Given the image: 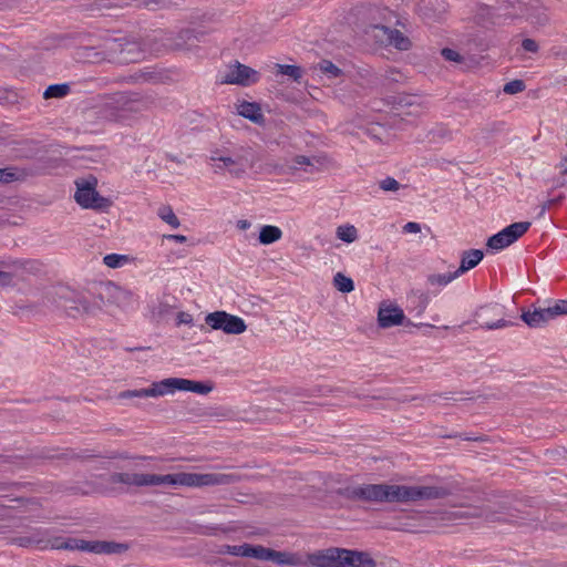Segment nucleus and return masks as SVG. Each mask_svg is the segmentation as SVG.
Wrapping results in <instances>:
<instances>
[{
	"label": "nucleus",
	"instance_id": "nucleus-1",
	"mask_svg": "<svg viewBox=\"0 0 567 567\" xmlns=\"http://www.w3.org/2000/svg\"><path fill=\"white\" fill-rule=\"evenodd\" d=\"M231 482V476L221 473H175L166 475L144 474V473H113L110 476V483L124 484L127 486H187L204 487L214 485H225Z\"/></svg>",
	"mask_w": 567,
	"mask_h": 567
},
{
	"label": "nucleus",
	"instance_id": "nucleus-2",
	"mask_svg": "<svg viewBox=\"0 0 567 567\" xmlns=\"http://www.w3.org/2000/svg\"><path fill=\"white\" fill-rule=\"evenodd\" d=\"M352 497L377 503H410L423 499H437L447 495V491L437 486L367 484L351 488Z\"/></svg>",
	"mask_w": 567,
	"mask_h": 567
},
{
	"label": "nucleus",
	"instance_id": "nucleus-3",
	"mask_svg": "<svg viewBox=\"0 0 567 567\" xmlns=\"http://www.w3.org/2000/svg\"><path fill=\"white\" fill-rule=\"evenodd\" d=\"M213 390V386L207 383L183 379V378H167L158 382H153L150 386L151 398H158L168 394H174L176 391L194 392L198 394H207Z\"/></svg>",
	"mask_w": 567,
	"mask_h": 567
},
{
	"label": "nucleus",
	"instance_id": "nucleus-4",
	"mask_svg": "<svg viewBox=\"0 0 567 567\" xmlns=\"http://www.w3.org/2000/svg\"><path fill=\"white\" fill-rule=\"evenodd\" d=\"M142 110V102L133 95L125 93L114 94L103 107L104 118L113 122H122L131 114Z\"/></svg>",
	"mask_w": 567,
	"mask_h": 567
},
{
	"label": "nucleus",
	"instance_id": "nucleus-5",
	"mask_svg": "<svg viewBox=\"0 0 567 567\" xmlns=\"http://www.w3.org/2000/svg\"><path fill=\"white\" fill-rule=\"evenodd\" d=\"M97 179L94 176L75 181V202L85 209H106L111 203L96 192Z\"/></svg>",
	"mask_w": 567,
	"mask_h": 567
},
{
	"label": "nucleus",
	"instance_id": "nucleus-6",
	"mask_svg": "<svg viewBox=\"0 0 567 567\" xmlns=\"http://www.w3.org/2000/svg\"><path fill=\"white\" fill-rule=\"evenodd\" d=\"M205 323L212 330H219L226 334H241L247 330L245 320L224 310L209 312L205 317Z\"/></svg>",
	"mask_w": 567,
	"mask_h": 567
},
{
	"label": "nucleus",
	"instance_id": "nucleus-7",
	"mask_svg": "<svg viewBox=\"0 0 567 567\" xmlns=\"http://www.w3.org/2000/svg\"><path fill=\"white\" fill-rule=\"evenodd\" d=\"M210 161L215 163V171L227 169L234 176H241L245 174L247 166H252V161L249 158L248 153L231 156L230 154L215 150L210 152Z\"/></svg>",
	"mask_w": 567,
	"mask_h": 567
},
{
	"label": "nucleus",
	"instance_id": "nucleus-8",
	"mask_svg": "<svg viewBox=\"0 0 567 567\" xmlns=\"http://www.w3.org/2000/svg\"><path fill=\"white\" fill-rule=\"evenodd\" d=\"M529 226V221L514 223L489 237L487 247L496 251L502 250L522 237L528 230Z\"/></svg>",
	"mask_w": 567,
	"mask_h": 567
},
{
	"label": "nucleus",
	"instance_id": "nucleus-9",
	"mask_svg": "<svg viewBox=\"0 0 567 567\" xmlns=\"http://www.w3.org/2000/svg\"><path fill=\"white\" fill-rule=\"evenodd\" d=\"M378 324L383 329L396 326H415L410 319L405 317L404 311L396 303L388 301H383L379 306Z\"/></svg>",
	"mask_w": 567,
	"mask_h": 567
},
{
	"label": "nucleus",
	"instance_id": "nucleus-10",
	"mask_svg": "<svg viewBox=\"0 0 567 567\" xmlns=\"http://www.w3.org/2000/svg\"><path fill=\"white\" fill-rule=\"evenodd\" d=\"M258 80L259 73L256 70L239 62L229 65L219 79L223 84H237L243 86L251 85L258 82Z\"/></svg>",
	"mask_w": 567,
	"mask_h": 567
},
{
	"label": "nucleus",
	"instance_id": "nucleus-11",
	"mask_svg": "<svg viewBox=\"0 0 567 567\" xmlns=\"http://www.w3.org/2000/svg\"><path fill=\"white\" fill-rule=\"evenodd\" d=\"M347 549L328 548L306 555V566L315 567H342Z\"/></svg>",
	"mask_w": 567,
	"mask_h": 567
},
{
	"label": "nucleus",
	"instance_id": "nucleus-12",
	"mask_svg": "<svg viewBox=\"0 0 567 567\" xmlns=\"http://www.w3.org/2000/svg\"><path fill=\"white\" fill-rule=\"evenodd\" d=\"M259 560H269L281 566H306V555L277 551L262 546H260Z\"/></svg>",
	"mask_w": 567,
	"mask_h": 567
},
{
	"label": "nucleus",
	"instance_id": "nucleus-13",
	"mask_svg": "<svg viewBox=\"0 0 567 567\" xmlns=\"http://www.w3.org/2000/svg\"><path fill=\"white\" fill-rule=\"evenodd\" d=\"M206 32L203 30L196 29H187L181 31L175 38L174 43L172 44L174 49L177 50H193L197 47L199 42H203L205 39Z\"/></svg>",
	"mask_w": 567,
	"mask_h": 567
},
{
	"label": "nucleus",
	"instance_id": "nucleus-14",
	"mask_svg": "<svg viewBox=\"0 0 567 567\" xmlns=\"http://www.w3.org/2000/svg\"><path fill=\"white\" fill-rule=\"evenodd\" d=\"M59 295L61 298L59 307H61L69 316L75 317L90 311L87 302L84 299H72L73 293L68 289H60Z\"/></svg>",
	"mask_w": 567,
	"mask_h": 567
},
{
	"label": "nucleus",
	"instance_id": "nucleus-15",
	"mask_svg": "<svg viewBox=\"0 0 567 567\" xmlns=\"http://www.w3.org/2000/svg\"><path fill=\"white\" fill-rule=\"evenodd\" d=\"M523 321L530 328H542L554 320L550 308L538 307L522 313Z\"/></svg>",
	"mask_w": 567,
	"mask_h": 567
},
{
	"label": "nucleus",
	"instance_id": "nucleus-16",
	"mask_svg": "<svg viewBox=\"0 0 567 567\" xmlns=\"http://www.w3.org/2000/svg\"><path fill=\"white\" fill-rule=\"evenodd\" d=\"M342 567H377L375 560L363 551L347 549Z\"/></svg>",
	"mask_w": 567,
	"mask_h": 567
},
{
	"label": "nucleus",
	"instance_id": "nucleus-17",
	"mask_svg": "<svg viewBox=\"0 0 567 567\" xmlns=\"http://www.w3.org/2000/svg\"><path fill=\"white\" fill-rule=\"evenodd\" d=\"M236 111L240 116L248 118L256 124L264 122V114L257 103L247 101L238 102L236 104Z\"/></svg>",
	"mask_w": 567,
	"mask_h": 567
},
{
	"label": "nucleus",
	"instance_id": "nucleus-18",
	"mask_svg": "<svg viewBox=\"0 0 567 567\" xmlns=\"http://www.w3.org/2000/svg\"><path fill=\"white\" fill-rule=\"evenodd\" d=\"M379 30L382 32L385 41L399 50H408L411 47L409 38H406L401 31L393 30L386 27H381Z\"/></svg>",
	"mask_w": 567,
	"mask_h": 567
},
{
	"label": "nucleus",
	"instance_id": "nucleus-19",
	"mask_svg": "<svg viewBox=\"0 0 567 567\" xmlns=\"http://www.w3.org/2000/svg\"><path fill=\"white\" fill-rule=\"evenodd\" d=\"M221 553L229 554L238 557H251L259 559L260 555V545L252 546L249 544L243 545H226L223 547Z\"/></svg>",
	"mask_w": 567,
	"mask_h": 567
},
{
	"label": "nucleus",
	"instance_id": "nucleus-20",
	"mask_svg": "<svg viewBox=\"0 0 567 567\" xmlns=\"http://www.w3.org/2000/svg\"><path fill=\"white\" fill-rule=\"evenodd\" d=\"M483 257H484V254L480 249L465 250L462 254L461 265L456 269V271L458 272L460 276L463 275L464 272L476 267L481 262Z\"/></svg>",
	"mask_w": 567,
	"mask_h": 567
},
{
	"label": "nucleus",
	"instance_id": "nucleus-21",
	"mask_svg": "<svg viewBox=\"0 0 567 567\" xmlns=\"http://www.w3.org/2000/svg\"><path fill=\"white\" fill-rule=\"evenodd\" d=\"M12 543L20 547H48L47 542L43 538V533H41L40 530L33 532L30 535L16 537L12 539Z\"/></svg>",
	"mask_w": 567,
	"mask_h": 567
},
{
	"label": "nucleus",
	"instance_id": "nucleus-22",
	"mask_svg": "<svg viewBox=\"0 0 567 567\" xmlns=\"http://www.w3.org/2000/svg\"><path fill=\"white\" fill-rule=\"evenodd\" d=\"M282 237V230L272 225H265L260 228L258 240L261 245H270L278 240H280Z\"/></svg>",
	"mask_w": 567,
	"mask_h": 567
},
{
	"label": "nucleus",
	"instance_id": "nucleus-23",
	"mask_svg": "<svg viewBox=\"0 0 567 567\" xmlns=\"http://www.w3.org/2000/svg\"><path fill=\"white\" fill-rule=\"evenodd\" d=\"M458 277L456 270L446 274H431L427 276V284L432 287H445Z\"/></svg>",
	"mask_w": 567,
	"mask_h": 567
},
{
	"label": "nucleus",
	"instance_id": "nucleus-24",
	"mask_svg": "<svg viewBox=\"0 0 567 567\" xmlns=\"http://www.w3.org/2000/svg\"><path fill=\"white\" fill-rule=\"evenodd\" d=\"M123 549H125V546L122 544L113 542H92V553L94 554H113L120 553Z\"/></svg>",
	"mask_w": 567,
	"mask_h": 567
},
{
	"label": "nucleus",
	"instance_id": "nucleus-25",
	"mask_svg": "<svg viewBox=\"0 0 567 567\" xmlns=\"http://www.w3.org/2000/svg\"><path fill=\"white\" fill-rule=\"evenodd\" d=\"M337 238L351 244L358 239V230L353 225H341L336 230Z\"/></svg>",
	"mask_w": 567,
	"mask_h": 567
},
{
	"label": "nucleus",
	"instance_id": "nucleus-26",
	"mask_svg": "<svg viewBox=\"0 0 567 567\" xmlns=\"http://www.w3.org/2000/svg\"><path fill=\"white\" fill-rule=\"evenodd\" d=\"M131 262V257L127 255L109 254L103 257V264L112 269L124 267Z\"/></svg>",
	"mask_w": 567,
	"mask_h": 567
},
{
	"label": "nucleus",
	"instance_id": "nucleus-27",
	"mask_svg": "<svg viewBox=\"0 0 567 567\" xmlns=\"http://www.w3.org/2000/svg\"><path fill=\"white\" fill-rule=\"evenodd\" d=\"M70 92V86L66 83L61 84H52L49 85L43 92V97L48 99H61L68 95Z\"/></svg>",
	"mask_w": 567,
	"mask_h": 567
},
{
	"label": "nucleus",
	"instance_id": "nucleus-28",
	"mask_svg": "<svg viewBox=\"0 0 567 567\" xmlns=\"http://www.w3.org/2000/svg\"><path fill=\"white\" fill-rule=\"evenodd\" d=\"M158 217L169 225L172 228L176 229L181 226V221L178 217L175 215L174 210L171 206H162L157 210Z\"/></svg>",
	"mask_w": 567,
	"mask_h": 567
},
{
	"label": "nucleus",
	"instance_id": "nucleus-29",
	"mask_svg": "<svg viewBox=\"0 0 567 567\" xmlns=\"http://www.w3.org/2000/svg\"><path fill=\"white\" fill-rule=\"evenodd\" d=\"M333 285L339 291L343 293H349L354 289L353 280L341 272H337L334 275Z\"/></svg>",
	"mask_w": 567,
	"mask_h": 567
},
{
	"label": "nucleus",
	"instance_id": "nucleus-30",
	"mask_svg": "<svg viewBox=\"0 0 567 567\" xmlns=\"http://www.w3.org/2000/svg\"><path fill=\"white\" fill-rule=\"evenodd\" d=\"M315 69L326 74L329 79H334L341 75V70L328 60L320 61Z\"/></svg>",
	"mask_w": 567,
	"mask_h": 567
},
{
	"label": "nucleus",
	"instance_id": "nucleus-31",
	"mask_svg": "<svg viewBox=\"0 0 567 567\" xmlns=\"http://www.w3.org/2000/svg\"><path fill=\"white\" fill-rule=\"evenodd\" d=\"M276 69L278 74L287 75L297 82L300 81L302 75L301 69L297 65L276 64Z\"/></svg>",
	"mask_w": 567,
	"mask_h": 567
},
{
	"label": "nucleus",
	"instance_id": "nucleus-32",
	"mask_svg": "<svg viewBox=\"0 0 567 567\" xmlns=\"http://www.w3.org/2000/svg\"><path fill=\"white\" fill-rule=\"evenodd\" d=\"M379 187L383 192L395 193L402 188V185L393 177H385L379 182Z\"/></svg>",
	"mask_w": 567,
	"mask_h": 567
},
{
	"label": "nucleus",
	"instance_id": "nucleus-33",
	"mask_svg": "<svg viewBox=\"0 0 567 567\" xmlns=\"http://www.w3.org/2000/svg\"><path fill=\"white\" fill-rule=\"evenodd\" d=\"M114 298L122 307H128L133 301V293L128 290L117 288Z\"/></svg>",
	"mask_w": 567,
	"mask_h": 567
},
{
	"label": "nucleus",
	"instance_id": "nucleus-34",
	"mask_svg": "<svg viewBox=\"0 0 567 567\" xmlns=\"http://www.w3.org/2000/svg\"><path fill=\"white\" fill-rule=\"evenodd\" d=\"M120 399H132V398H151L150 388L140 390H126L118 394Z\"/></svg>",
	"mask_w": 567,
	"mask_h": 567
},
{
	"label": "nucleus",
	"instance_id": "nucleus-35",
	"mask_svg": "<svg viewBox=\"0 0 567 567\" xmlns=\"http://www.w3.org/2000/svg\"><path fill=\"white\" fill-rule=\"evenodd\" d=\"M525 90V83L522 80H513L506 83L503 87V91L506 94H516L520 93Z\"/></svg>",
	"mask_w": 567,
	"mask_h": 567
},
{
	"label": "nucleus",
	"instance_id": "nucleus-36",
	"mask_svg": "<svg viewBox=\"0 0 567 567\" xmlns=\"http://www.w3.org/2000/svg\"><path fill=\"white\" fill-rule=\"evenodd\" d=\"M554 319L567 315V300H557L549 306Z\"/></svg>",
	"mask_w": 567,
	"mask_h": 567
},
{
	"label": "nucleus",
	"instance_id": "nucleus-37",
	"mask_svg": "<svg viewBox=\"0 0 567 567\" xmlns=\"http://www.w3.org/2000/svg\"><path fill=\"white\" fill-rule=\"evenodd\" d=\"M176 324L193 327L194 326L193 316L186 311H179L176 315Z\"/></svg>",
	"mask_w": 567,
	"mask_h": 567
},
{
	"label": "nucleus",
	"instance_id": "nucleus-38",
	"mask_svg": "<svg viewBox=\"0 0 567 567\" xmlns=\"http://www.w3.org/2000/svg\"><path fill=\"white\" fill-rule=\"evenodd\" d=\"M17 179V173L9 168H0V183H11Z\"/></svg>",
	"mask_w": 567,
	"mask_h": 567
},
{
	"label": "nucleus",
	"instance_id": "nucleus-39",
	"mask_svg": "<svg viewBox=\"0 0 567 567\" xmlns=\"http://www.w3.org/2000/svg\"><path fill=\"white\" fill-rule=\"evenodd\" d=\"M442 55L447 61H452V62H461L462 61V56L460 55V53L452 49H447V48L443 49Z\"/></svg>",
	"mask_w": 567,
	"mask_h": 567
},
{
	"label": "nucleus",
	"instance_id": "nucleus-40",
	"mask_svg": "<svg viewBox=\"0 0 567 567\" xmlns=\"http://www.w3.org/2000/svg\"><path fill=\"white\" fill-rule=\"evenodd\" d=\"M507 326H508V322L506 320H504L503 318H501L494 322L486 321L482 324V327L486 328V329H501V328H504Z\"/></svg>",
	"mask_w": 567,
	"mask_h": 567
},
{
	"label": "nucleus",
	"instance_id": "nucleus-41",
	"mask_svg": "<svg viewBox=\"0 0 567 567\" xmlns=\"http://www.w3.org/2000/svg\"><path fill=\"white\" fill-rule=\"evenodd\" d=\"M522 47L525 51L536 52L538 50V44L533 39H524L522 42Z\"/></svg>",
	"mask_w": 567,
	"mask_h": 567
},
{
	"label": "nucleus",
	"instance_id": "nucleus-42",
	"mask_svg": "<svg viewBox=\"0 0 567 567\" xmlns=\"http://www.w3.org/2000/svg\"><path fill=\"white\" fill-rule=\"evenodd\" d=\"M403 231L409 234H417L421 231V226L415 221H409L403 226Z\"/></svg>",
	"mask_w": 567,
	"mask_h": 567
},
{
	"label": "nucleus",
	"instance_id": "nucleus-43",
	"mask_svg": "<svg viewBox=\"0 0 567 567\" xmlns=\"http://www.w3.org/2000/svg\"><path fill=\"white\" fill-rule=\"evenodd\" d=\"M12 275L8 271H0V286L6 287L12 284Z\"/></svg>",
	"mask_w": 567,
	"mask_h": 567
},
{
	"label": "nucleus",
	"instance_id": "nucleus-44",
	"mask_svg": "<svg viewBox=\"0 0 567 567\" xmlns=\"http://www.w3.org/2000/svg\"><path fill=\"white\" fill-rule=\"evenodd\" d=\"M310 158L303 155L296 156L293 159V168H298L301 165H310Z\"/></svg>",
	"mask_w": 567,
	"mask_h": 567
},
{
	"label": "nucleus",
	"instance_id": "nucleus-45",
	"mask_svg": "<svg viewBox=\"0 0 567 567\" xmlns=\"http://www.w3.org/2000/svg\"><path fill=\"white\" fill-rule=\"evenodd\" d=\"M163 238L167 239V240H173V241H176L179 244H184L187 241V237L184 235H164Z\"/></svg>",
	"mask_w": 567,
	"mask_h": 567
},
{
	"label": "nucleus",
	"instance_id": "nucleus-46",
	"mask_svg": "<svg viewBox=\"0 0 567 567\" xmlns=\"http://www.w3.org/2000/svg\"><path fill=\"white\" fill-rule=\"evenodd\" d=\"M75 548L80 549V550H84V551H90L92 553V542H85V540H81L76 546Z\"/></svg>",
	"mask_w": 567,
	"mask_h": 567
},
{
	"label": "nucleus",
	"instance_id": "nucleus-47",
	"mask_svg": "<svg viewBox=\"0 0 567 567\" xmlns=\"http://www.w3.org/2000/svg\"><path fill=\"white\" fill-rule=\"evenodd\" d=\"M557 167L559 168L560 174H563V175L567 174V155L561 157Z\"/></svg>",
	"mask_w": 567,
	"mask_h": 567
},
{
	"label": "nucleus",
	"instance_id": "nucleus-48",
	"mask_svg": "<svg viewBox=\"0 0 567 567\" xmlns=\"http://www.w3.org/2000/svg\"><path fill=\"white\" fill-rule=\"evenodd\" d=\"M236 226L240 230H247L250 228L251 223L247 219H239V220H237Z\"/></svg>",
	"mask_w": 567,
	"mask_h": 567
},
{
	"label": "nucleus",
	"instance_id": "nucleus-49",
	"mask_svg": "<svg viewBox=\"0 0 567 567\" xmlns=\"http://www.w3.org/2000/svg\"><path fill=\"white\" fill-rule=\"evenodd\" d=\"M491 310L495 313V315H502L503 313V309L498 306H494L491 308Z\"/></svg>",
	"mask_w": 567,
	"mask_h": 567
},
{
	"label": "nucleus",
	"instance_id": "nucleus-50",
	"mask_svg": "<svg viewBox=\"0 0 567 567\" xmlns=\"http://www.w3.org/2000/svg\"><path fill=\"white\" fill-rule=\"evenodd\" d=\"M56 548H74L73 546L69 545V544H64V545H56L55 546Z\"/></svg>",
	"mask_w": 567,
	"mask_h": 567
},
{
	"label": "nucleus",
	"instance_id": "nucleus-51",
	"mask_svg": "<svg viewBox=\"0 0 567 567\" xmlns=\"http://www.w3.org/2000/svg\"><path fill=\"white\" fill-rule=\"evenodd\" d=\"M556 202H557V199H550V200H548V205H553Z\"/></svg>",
	"mask_w": 567,
	"mask_h": 567
},
{
	"label": "nucleus",
	"instance_id": "nucleus-52",
	"mask_svg": "<svg viewBox=\"0 0 567 567\" xmlns=\"http://www.w3.org/2000/svg\"><path fill=\"white\" fill-rule=\"evenodd\" d=\"M550 205H548V202L543 206V210H545L546 208H548Z\"/></svg>",
	"mask_w": 567,
	"mask_h": 567
}]
</instances>
